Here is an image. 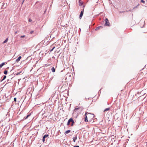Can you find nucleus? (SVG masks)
<instances>
[{"label": "nucleus", "mask_w": 147, "mask_h": 147, "mask_svg": "<svg viewBox=\"0 0 147 147\" xmlns=\"http://www.w3.org/2000/svg\"><path fill=\"white\" fill-rule=\"evenodd\" d=\"M22 72V71H21L20 72H18L16 74V75H19Z\"/></svg>", "instance_id": "14"}, {"label": "nucleus", "mask_w": 147, "mask_h": 147, "mask_svg": "<svg viewBox=\"0 0 147 147\" xmlns=\"http://www.w3.org/2000/svg\"><path fill=\"white\" fill-rule=\"evenodd\" d=\"M14 101L15 102L16 101V98H14Z\"/></svg>", "instance_id": "21"}, {"label": "nucleus", "mask_w": 147, "mask_h": 147, "mask_svg": "<svg viewBox=\"0 0 147 147\" xmlns=\"http://www.w3.org/2000/svg\"><path fill=\"white\" fill-rule=\"evenodd\" d=\"M71 122V126H72L73 125L74 122L73 119L71 118L69 119V120H68L67 124V125H69Z\"/></svg>", "instance_id": "2"}, {"label": "nucleus", "mask_w": 147, "mask_h": 147, "mask_svg": "<svg viewBox=\"0 0 147 147\" xmlns=\"http://www.w3.org/2000/svg\"><path fill=\"white\" fill-rule=\"evenodd\" d=\"M7 73V70H5L4 72V74H6Z\"/></svg>", "instance_id": "16"}, {"label": "nucleus", "mask_w": 147, "mask_h": 147, "mask_svg": "<svg viewBox=\"0 0 147 147\" xmlns=\"http://www.w3.org/2000/svg\"><path fill=\"white\" fill-rule=\"evenodd\" d=\"M85 5H83V8H84V7H85Z\"/></svg>", "instance_id": "26"}, {"label": "nucleus", "mask_w": 147, "mask_h": 147, "mask_svg": "<svg viewBox=\"0 0 147 147\" xmlns=\"http://www.w3.org/2000/svg\"><path fill=\"white\" fill-rule=\"evenodd\" d=\"M25 37V35H23V36H20V37L22 38H24Z\"/></svg>", "instance_id": "24"}, {"label": "nucleus", "mask_w": 147, "mask_h": 147, "mask_svg": "<svg viewBox=\"0 0 147 147\" xmlns=\"http://www.w3.org/2000/svg\"><path fill=\"white\" fill-rule=\"evenodd\" d=\"M77 138L76 137H74L73 138V141L74 142H75L76 140L77 139Z\"/></svg>", "instance_id": "12"}, {"label": "nucleus", "mask_w": 147, "mask_h": 147, "mask_svg": "<svg viewBox=\"0 0 147 147\" xmlns=\"http://www.w3.org/2000/svg\"><path fill=\"white\" fill-rule=\"evenodd\" d=\"M55 47H54L53 48V49H52L51 50V51H52L53 50L55 49Z\"/></svg>", "instance_id": "22"}, {"label": "nucleus", "mask_w": 147, "mask_h": 147, "mask_svg": "<svg viewBox=\"0 0 147 147\" xmlns=\"http://www.w3.org/2000/svg\"><path fill=\"white\" fill-rule=\"evenodd\" d=\"M8 38H6V39L3 42V43H5L7 42L8 40Z\"/></svg>", "instance_id": "10"}, {"label": "nucleus", "mask_w": 147, "mask_h": 147, "mask_svg": "<svg viewBox=\"0 0 147 147\" xmlns=\"http://www.w3.org/2000/svg\"><path fill=\"white\" fill-rule=\"evenodd\" d=\"M51 69L53 72H54L55 71V69L54 67H53Z\"/></svg>", "instance_id": "8"}, {"label": "nucleus", "mask_w": 147, "mask_h": 147, "mask_svg": "<svg viewBox=\"0 0 147 147\" xmlns=\"http://www.w3.org/2000/svg\"><path fill=\"white\" fill-rule=\"evenodd\" d=\"M105 25L106 26H110V23L109 22V21L108 20L107 18H106L105 19Z\"/></svg>", "instance_id": "3"}, {"label": "nucleus", "mask_w": 147, "mask_h": 147, "mask_svg": "<svg viewBox=\"0 0 147 147\" xmlns=\"http://www.w3.org/2000/svg\"><path fill=\"white\" fill-rule=\"evenodd\" d=\"M85 115L86 116L84 119V121L85 122L91 121L94 117L93 114L89 113H86Z\"/></svg>", "instance_id": "1"}, {"label": "nucleus", "mask_w": 147, "mask_h": 147, "mask_svg": "<svg viewBox=\"0 0 147 147\" xmlns=\"http://www.w3.org/2000/svg\"><path fill=\"white\" fill-rule=\"evenodd\" d=\"M42 141L43 142H44L45 141V136H43L42 138Z\"/></svg>", "instance_id": "19"}, {"label": "nucleus", "mask_w": 147, "mask_h": 147, "mask_svg": "<svg viewBox=\"0 0 147 147\" xmlns=\"http://www.w3.org/2000/svg\"><path fill=\"white\" fill-rule=\"evenodd\" d=\"M28 21L29 22H31L32 21V20L31 19H29Z\"/></svg>", "instance_id": "23"}, {"label": "nucleus", "mask_w": 147, "mask_h": 147, "mask_svg": "<svg viewBox=\"0 0 147 147\" xmlns=\"http://www.w3.org/2000/svg\"><path fill=\"white\" fill-rule=\"evenodd\" d=\"M70 132V130H68L65 132V133L66 134H67L68 133H69Z\"/></svg>", "instance_id": "13"}, {"label": "nucleus", "mask_w": 147, "mask_h": 147, "mask_svg": "<svg viewBox=\"0 0 147 147\" xmlns=\"http://www.w3.org/2000/svg\"><path fill=\"white\" fill-rule=\"evenodd\" d=\"M17 32H15V34H17Z\"/></svg>", "instance_id": "29"}, {"label": "nucleus", "mask_w": 147, "mask_h": 147, "mask_svg": "<svg viewBox=\"0 0 147 147\" xmlns=\"http://www.w3.org/2000/svg\"><path fill=\"white\" fill-rule=\"evenodd\" d=\"M4 64V63H3L1 64L0 65V68H1Z\"/></svg>", "instance_id": "11"}, {"label": "nucleus", "mask_w": 147, "mask_h": 147, "mask_svg": "<svg viewBox=\"0 0 147 147\" xmlns=\"http://www.w3.org/2000/svg\"><path fill=\"white\" fill-rule=\"evenodd\" d=\"M6 78V76H4V77H3V79L1 81H2L3 80H4Z\"/></svg>", "instance_id": "15"}, {"label": "nucleus", "mask_w": 147, "mask_h": 147, "mask_svg": "<svg viewBox=\"0 0 147 147\" xmlns=\"http://www.w3.org/2000/svg\"><path fill=\"white\" fill-rule=\"evenodd\" d=\"M79 5L80 6L83 5V2L81 1V0H79Z\"/></svg>", "instance_id": "5"}, {"label": "nucleus", "mask_w": 147, "mask_h": 147, "mask_svg": "<svg viewBox=\"0 0 147 147\" xmlns=\"http://www.w3.org/2000/svg\"><path fill=\"white\" fill-rule=\"evenodd\" d=\"M21 58V56H19L18 57V58L16 59V61L17 62H18L19 61H20V60Z\"/></svg>", "instance_id": "6"}, {"label": "nucleus", "mask_w": 147, "mask_h": 147, "mask_svg": "<svg viewBox=\"0 0 147 147\" xmlns=\"http://www.w3.org/2000/svg\"><path fill=\"white\" fill-rule=\"evenodd\" d=\"M48 136H49V135H48V134L46 135H45L44 136H45V138L48 137Z\"/></svg>", "instance_id": "18"}, {"label": "nucleus", "mask_w": 147, "mask_h": 147, "mask_svg": "<svg viewBox=\"0 0 147 147\" xmlns=\"http://www.w3.org/2000/svg\"><path fill=\"white\" fill-rule=\"evenodd\" d=\"M102 27L101 26H99L97 27L95 29V30H99L100 28H102Z\"/></svg>", "instance_id": "7"}, {"label": "nucleus", "mask_w": 147, "mask_h": 147, "mask_svg": "<svg viewBox=\"0 0 147 147\" xmlns=\"http://www.w3.org/2000/svg\"><path fill=\"white\" fill-rule=\"evenodd\" d=\"M73 147H79V146H74Z\"/></svg>", "instance_id": "25"}, {"label": "nucleus", "mask_w": 147, "mask_h": 147, "mask_svg": "<svg viewBox=\"0 0 147 147\" xmlns=\"http://www.w3.org/2000/svg\"><path fill=\"white\" fill-rule=\"evenodd\" d=\"M30 114L27 115V116H26V117L25 118V119H27V118L29 116H30Z\"/></svg>", "instance_id": "17"}, {"label": "nucleus", "mask_w": 147, "mask_h": 147, "mask_svg": "<svg viewBox=\"0 0 147 147\" xmlns=\"http://www.w3.org/2000/svg\"><path fill=\"white\" fill-rule=\"evenodd\" d=\"M24 1H22V4H23L24 2Z\"/></svg>", "instance_id": "27"}, {"label": "nucleus", "mask_w": 147, "mask_h": 147, "mask_svg": "<svg viewBox=\"0 0 147 147\" xmlns=\"http://www.w3.org/2000/svg\"><path fill=\"white\" fill-rule=\"evenodd\" d=\"M141 2L142 3H144L145 1H144L143 0H141Z\"/></svg>", "instance_id": "20"}, {"label": "nucleus", "mask_w": 147, "mask_h": 147, "mask_svg": "<svg viewBox=\"0 0 147 147\" xmlns=\"http://www.w3.org/2000/svg\"><path fill=\"white\" fill-rule=\"evenodd\" d=\"M84 11V8H83V10L82 11L80 15V18L81 19L83 14Z\"/></svg>", "instance_id": "4"}, {"label": "nucleus", "mask_w": 147, "mask_h": 147, "mask_svg": "<svg viewBox=\"0 0 147 147\" xmlns=\"http://www.w3.org/2000/svg\"><path fill=\"white\" fill-rule=\"evenodd\" d=\"M110 109V108H106L104 111V112H105L106 111H109V110Z\"/></svg>", "instance_id": "9"}, {"label": "nucleus", "mask_w": 147, "mask_h": 147, "mask_svg": "<svg viewBox=\"0 0 147 147\" xmlns=\"http://www.w3.org/2000/svg\"><path fill=\"white\" fill-rule=\"evenodd\" d=\"M32 32H30V33L32 34Z\"/></svg>", "instance_id": "28"}]
</instances>
